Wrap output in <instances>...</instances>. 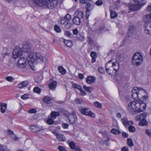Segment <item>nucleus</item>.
<instances>
[{
	"mask_svg": "<svg viewBox=\"0 0 151 151\" xmlns=\"http://www.w3.org/2000/svg\"><path fill=\"white\" fill-rule=\"evenodd\" d=\"M131 94L132 97L134 99H138L141 101H146L147 100V93L145 90L141 88L134 87Z\"/></svg>",
	"mask_w": 151,
	"mask_h": 151,
	"instance_id": "nucleus-1",
	"label": "nucleus"
},
{
	"mask_svg": "<svg viewBox=\"0 0 151 151\" xmlns=\"http://www.w3.org/2000/svg\"><path fill=\"white\" fill-rule=\"evenodd\" d=\"M146 108V104L145 103L132 101L128 104L127 109L129 112L132 114L135 112L143 111L145 110Z\"/></svg>",
	"mask_w": 151,
	"mask_h": 151,
	"instance_id": "nucleus-2",
	"label": "nucleus"
},
{
	"mask_svg": "<svg viewBox=\"0 0 151 151\" xmlns=\"http://www.w3.org/2000/svg\"><path fill=\"white\" fill-rule=\"evenodd\" d=\"M27 60L29 65L31 67L30 64H32L34 62L40 63H46L48 60V58L46 56L44 57L39 53L35 54L33 52H30L29 54Z\"/></svg>",
	"mask_w": 151,
	"mask_h": 151,
	"instance_id": "nucleus-3",
	"label": "nucleus"
},
{
	"mask_svg": "<svg viewBox=\"0 0 151 151\" xmlns=\"http://www.w3.org/2000/svg\"><path fill=\"white\" fill-rule=\"evenodd\" d=\"M112 60H110L106 63L105 65L106 70L107 72L109 75L110 74V68L112 66L116 72L117 71L119 68V64L117 62L111 63Z\"/></svg>",
	"mask_w": 151,
	"mask_h": 151,
	"instance_id": "nucleus-4",
	"label": "nucleus"
},
{
	"mask_svg": "<svg viewBox=\"0 0 151 151\" xmlns=\"http://www.w3.org/2000/svg\"><path fill=\"white\" fill-rule=\"evenodd\" d=\"M143 62V56L141 53L137 52L135 53L132 59V63L134 65H140Z\"/></svg>",
	"mask_w": 151,
	"mask_h": 151,
	"instance_id": "nucleus-5",
	"label": "nucleus"
},
{
	"mask_svg": "<svg viewBox=\"0 0 151 151\" xmlns=\"http://www.w3.org/2000/svg\"><path fill=\"white\" fill-rule=\"evenodd\" d=\"M146 116L147 114L145 112L136 116V119L138 121L140 120L139 124V126H146L148 124V123L146 119Z\"/></svg>",
	"mask_w": 151,
	"mask_h": 151,
	"instance_id": "nucleus-6",
	"label": "nucleus"
},
{
	"mask_svg": "<svg viewBox=\"0 0 151 151\" xmlns=\"http://www.w3.org/2000/svg\"><path fill=\"white\" fill-rule=\"evenodd\" d=\"M17 66L21 69H23L24 71L26 69V66L27 65L26 59L24 57H21L18 60Z\"/></svg>",
	"mask_w": 151,
	"mask_h": 151,
	"instance_id": "nucleus-7",
	"label": "nucleus"
},
{
	"mask_svg": "<svg viewBox=\"0 0 151 151\" xmlns=\"http://www.w3.org/2000/svg\"><path fill=\"white\" fill-rule=\"evenodd\" d=\"M144 26L145 27V33L151 35V19H146L145 21Z\"/></svg>",
	"mask_w": 151,
	"mask_h": 151,
	"instance_id": "nucleus-8",
	"label": "nucleus"
},
{
	"mask_svg": "<svg viewBox=\"0 0 151 151\" xmlns=\"http://www.w3.org/2000/svg\"><path fill=\"white\" fill-rule=\"evenodd\" d=\"M23 53V50L21 48H15L13 52V57L16 59L21 56Z\"/></svg>",
	"mask_w": 151,
	"mask_h": 151,
	"instance_id": "nucleus-9",
	"label": "nucleus"
},
{
	"mask_svg": "<svg viewBox=\"0 0 151 151\" xmlns=\"http://www.w3.org/2000/svg\"><path fill=\"white\" fill-rule=\"evenodd\" d=\"M80 111L81 113L86 115H88L92 117H94L95 114L91 111V110L88 108L80 109Z\"/></svg>",
	"mask_w": 151,
	"mask_h": 151,
	"instance_id": "nucleus-10",
	"label": "nucleus"
},
{
	"mask_svg": "<svg viewBox=\"0 0 151 151\" xmlns=\"http://www.w3.org/2000/svg\"><path fill=\"white\" fill-rule=\"evenodd\" d=\"M58 4V0H48L47 8L52 9L56 7Z\"/></svg>",
	"mask_w": 151,
	"mask_h": 151,
	"instance_id": "nucleus-11",
	"label": "nucleus"
},
{
	"mask_svg": "<svg viewBox=\"0 0 151 151\" xmlns=\"http://www.w3.org/2000/svg\"><path fill=\"white\" fill-rule=\"evenodd\" d=\"M95 4L93 1L90 0H86V3L85 6L86 10H91L94 8Z\"/></svg>",
	"mask_w": 151,
	"mask_h": 151,
	"instance_id": "nucleus-12",
	"label": "nucleus"
},
{
	"mask_svg": "<svg viewBox=\"0 0 151 151\" xmlns=\"http://www.w3.org/2000/svg\"><path fill=\"white\" fill-rule=\"evenodd\" d=\"M34 3L40 6H45L47 7V0H33Z\"/></svg>",
	"mask_w": 151,
	"mask_h": 151,
	"instance_id": "nucleus-13",
	"label": "nucleus"
},
{
	"mask_svg": "<svg viewBox=\"0 0 151 151\" xmlns=\"http://www.w3.org/2000/svg\"><path fill=\"white\" fill-rule=\"evenodd\" d=\"M84 15L83 12L76 10L74 14V17L73 19L77 18L78 19H82Z\"/></svg>",
	"mask_w": 151,
	"mask_h": 151,
	"instance_id": "nucleus-14",
	"label": "nucleus"
},
{
	"mask_svg": "<svg viewBox=\"0 0 151 151\" xmlns=\"http://www.w3.org/2000/svg\"><path fill=\"white\" fill-rule=\"evenodd\" d=\"M67 117L70 123L71 124H73L77 120V118L75 116L70 114H68Z\"/></svg>",
	"mask_w": 151,
	"mask_h": 151,
	"instance_id": "nucleus-15",
	"label": "nucleus"
},
{
	"mask_svg": "<svg viewBox=\"0 0 151 151\" xmlns=\"http://www.w3.org/2000/svg\"><path fill=\"white\" fill-rule=\"evenodd\" d=\"M31 131L33 132H36L42 130L44 129L43 126L39 127L36 125L32 126L30 128Z\"/></svg>",
	"mask_w": 151,
	"mask_h": 151,
	"instance_id": "nucleus-16",
	"label": "nucleus"
},
{
	"mask_svg": "<svg viewBox=\"0 0 151 151\" xmlns=\"http://www.w3.org/2000/svg\"><path fill=\"white\" fill-rule=\"evenodd\" d=\"M141 6V4L138 5L134 4L129 5V7L130 10L133 11H136L139 8L140 6Z\"/></svg>",
	"mask_w": 151,
	"mask_h": 151,
	"instance_id": "nucleus-17",
	"label": "nucleus"
},
{
	"mask_svg": "<svg viewBox=\"0 0 151 151\" xmlns=\"http://www.w3.org/2000/svg\"><path fill=\"white\" fill-rule=\"evenodd\" d=\"M96 78L93 76H88L86 78V82L89 84H91L94 82Z\"/></svg>",
	"mask_w": 151,
	"mask_h": 151,
	"instance_id": "nucleus-18",
	"label": "nucleus"
},
{
	"mask_svg": "<svg viewBox=\"0 0 151 151\" xmlns=\"http://www.w3.org/2000/svg\"><path fill=\"white\" fill-rule=\"evenodd\" d=\"M31 47V45L29 44H25L23 46V51H24L25 52H30Z\"/></svg>",
	"mask_w": 151,
	"mask_h": 151,
	"instance_id": "nucleus-19",
	"label": "nucleus"
},
{
	"mask_svg": "<svg viewBox=\"0 0 151 151\" xmlns=\"http://www.w3.org/2000/svg\"><path fill=\"white\" fill-rule=\"evenodd\" d=\"M63 42L64 43L65 45L69 47H71L73 45V43L70 40H65L63 39Z\"/></svg>",
	"mask_w": 151,
	"mask_h": 151,
	"instance_id": "nucleus-20",
	"label": "nucleus"
},
{
	"mask_svg": "<svg viewBox=\"0 0 151 151\" xmlns=\"http://www.w3.org/2000/svg\"><path fill=\"white\" fill-rule=\"evenodd\" d=\"M57 83L55 81H52L49 84V87L52 90H54L57 86Z\"/></svg>",
	"mask_w": 151,
	"mask_h": 151,
	"instance_id": "nucleus-21",
	"label": "nucleus"
},
{
	"mask_svg": "<svg viewBox=\"0 0 151 151\" xmlns=\"http://www.w3.org/2000/svg\"><path fill=\"white\" fill-rule=\"evenodd\" d=\"M60 115V113L58 111H53L50 114L51 118L53 119H55L57 116H59Z\"/></svg>",
	"mask_w": 151,
	"mask_h": 151,
	"instance_id": "nucleus-22",
	"label": "nucleus"
},
{
	"mask_svg": "<svg viewBox=\"0 0 151 151\" xmlns=\"http://www.w3.org/2000/svg\"><path fill=\"white\" fill-rule=\"evenodd\" d=\"M10 53V52L9 50L5 47L4 48V50L2 52V57L3 58H5L6 56H8Z\"/></svg>",
	"mask_w": 151,
	"mask_h": 151,
	"instance_id": "nucleus-23",
	"label": "nucleus"
},
{
	"mask_svg": "<svg viewBox=\"0 0 151 151\" xmlns=\"http://www.w3.org/2000/svg\"><path fill=\"white\" fill-rule=\"evenodd\" d=\"M43 100L45 103L48 104L51 103V101L52 100V99L51 97L45 96L43 98Z\"/></svg>",
	"mask_w": 151,
	"mask_h": 151,
	"instance_id": "nucleus-24",
	"label": "nucleus"
},
{
	"mask_svg": "<svg viewBox=\"0 0 151 151\" xmlns=\"http://www.w3.org/2000/svg\"><path fill=\"white\" fill-rule=\"evenodd\" d=\"M136 27L134 26H132L128 29V32L129 34H133L135 32L136 30Z\"/></svg>",
	"mask_w": 151,
	"mask_h": 151,
	"instance_id": "nucleus-25",
	"label": "nucleus"
},
{
	"mask_svg": "<svg viewBox=\"0 0 151 151\" xmlns=\"http://www.w3.org/2000/svg\"><path fill=\"white\" fill-rule=\"evenodd\" d=\"M57 138L59 141H64L65 139V137L64 135L61 134H58Z\"/></svg>",
	"mask_w": 151,
	"mask_h": 151,
	"instance_id": "nucleus-26",
	"label": "nucleus"
},
{
	"mask_svg": "<svg viewBox=\"0 0 151 151\" xmlns=\"http://www.w3.org/2000/svg\"><path fill=\"white\" fill-rule=\"evenodd\" d=\"M70 19H67L66 22L65 24V27L67 29H69L71 26V24L70 22Z\"/></svg>",
	"mask_w": 151,
	"mask_h": 151,
	"instance_id": "nucleus-27",
	"label": "nucleus"
},
{
	"mask_svg": "<svg viewBox=\"0 0 151 151\" xmlns=\"http://www.w3.org/2000/svg\"><path fill=\"white\" fill-rule=\"evenodd\" d=\"M59 71L62 74H64L66 72L65 70L62 66H59L58 68Z\"/></svg>",
	"mask_w": 151,
	"mask_h": 151,
	"instance_id": "nucleus-28",
	"label": "nucleus"
},
{
	"mask_svg": "<svg viewBox=\"0 0 151 151\" xmlns=\"http://www.w3.org/2000/svg\"><path fill=\"white\" fill-rule=\"evenodd\" d=\"M83 88L85 91L89 92H91L93 90V89L92 87H87L86 85H84L83 86Z\"/></svg>",
	"mask_w": 151,
	"mask_h": 151,
	"instance_id": "nucleus-29",
	"label": "nucleus"
},
{
	"mask_svg": "<svg viewBox=\"0 0 151 151\" xmlns=\"http://www.w3.org/2000/svg\"><path fill=\"white\" fill-rule=\"evenodd\" d=\"M111 133L115 134H118L121 133L119 130L114 128H113L111 130Z\"/></svg>",
	"mask_w": 151,
	"mask_h": 151,
	"instance_id": "nucleus-30",
	"label": "nucleus"
},
{
	"mask_svg": "<svg viewBox=\"0 0 151 151\" xmlns=\"http://www.w3.org/2000/svg\"><path fill=\"white\" fill-rule=\"evenodd\" d=\"M7 107V104H4L0 108V111L2 113H4L6 111V109Z\"/></svg>",
	"mask_w": 151,
	"mask_h": 151,
	"instance_id": "nucleus-31",
	"label": "nucleus"
},
{
	"mask_svg": "<svg viewBox=\"0 0 151 151\" xmlns=\"http://www.w3.org/2000/svg\"><path fill=\"white\" fill-rule=\"evenodd\" d=\"M72 87L74 88L77 89L79 90H81L82 88L80 86L77 84L75 83H73L72 84Z\"/></svg>",
	"mask_w": 151,
	"mask_h": 151,
	"instance_id": "nucleus-32",
	"label": "nucleus"
},
{
	"mask_svg": "<svg viewBox=\"0 0 151 151\" xmlns=\"http://www.w3.org/2000/svg\"><path fill=\"white\" fill-rule=\"evenodd\" d=\"M117 16V14L114 11H111L110 13V17L111 19H114Z\"/></svg>",
	"mask_w": 151,
	"mask_h": 151,
	"instance_id": "nucleus-33",
	"label": "nucleus"
},
{
	"mask_svg": "<svg viewBox=\"0 0 151 151\" xmlns=\"http://www.w3.org/2000/svg\"><path fill=\"white\" fill-rule=\"evenodd\" d=\"M127 143L128 146L129 147H132L133 146V142L132 139L128 138L127 139Z\"/></svg>",
	"mask_w": 151,
	"mask_h": 151,
	"instance_id": "nucleus-34",
	"label": "nucleus"
},
{
	"mask_svg": "<svg viewBox=\"0 0 151 151\" xmlns=\"http://www.w3.org/2000/svg\"><path fill=\"white\" fill-rule=\"evenodd\" d=\"M129 131L132 132H134L136 131L135 128L132 125H130L128 127Z\"/></svg>",
	"mask_w": 151,
	"mask_h": 151,
	"instance_id": "nucleus-35",
	"label": "nucleus"
},
{
	"mask_svg": "<svg viewBox=\"0 0 151 151\" xmlns=\"http://www.w3.org/2000/svg\"><path fill=\"white\" fill-rule=\"evenodd\" d=\"M0 150L2 151H10L5 146L0 145Z\"/></svg>",
	"mask_w": 151,
	"mask_h": 151,
	"instance_id": "nucleus-36",
	"label": "nucleus"
},
{
	"mask_svg": "<svg viewBox=\"0 0 151 151\" xmlns=\"http://www.w3.org/2000/svg\"><path fill=\"white\" fill-rule=\"evenodd\" d=\"M76 38L77 40L80 41H83L84 39V37L82 35L79 34L76 36Z\"/></svg>",
	"mask_w": 151,
	"mask_h": 151,
	"instance_id": "nucleus-37",
	"label": "nucleus"
},
{
	"mask_svg": "<svg viewBox=\"0 0 151 151\" xmlns=\"http://www.w3.org/2000/svg\"><path fill=\"white\" fill-rule=\"evenodd\" d=\"M73 24L78 25L80 24L81 23L80 19H72Z\"/></svg>",
	"mask_w": 151,
	"mask_h": 151,
	"instance_id": "nucleus-38",
	"label": "nucleus"
},
{
	"mask_svg": "<svg viewBox=\"0 0 151 151\" xmlns=\"http://www.w3.org/2000/svg\"><path fill=\"white\" fill-rule=\"evenodd\" d=\"M122 122V124H123L124 126H126V124L127 123V122L128 121L126 117H124V118H122L121 119Z\"/></svg>",
	"mask_w": 151,
	"mask_h": 151,
	"instance_id": "nucleus-39",
	"label": "nucleus"
},
{
	"mask_svg": "<svg viewBox=\"0 0 151 151\" xmlns=\"http://www.w3.org/2000/svg\"><path fill=\"white\" fill-rule=\"evenodd\" d=\"M55 30L57 32L59 33L61 31L60 27L57 25H55L54 26Z\"/></svg>",
	"mask_w": 151,
	"mask_h": 151,
	"instance_id": "nucleus-40",
	"label": "nucleus"
},
{
	"mask_svg": "<svg viewBox=\"0 0 151 151\" xmlns=\"http://www.w3.org/2000/svg\"><path fill=\"white\" fill-rule=\"evenodd\" d=\"M94 105L97 108L100 109L102 108V106L101 104L98 102H96L94 103Z\"/></svg>",
	"mask_w": 151,
	"mask_h": 151,
	"instance_id": "nucleus-41",
	"label": "nucleus"
},
{
	"mask_svg": "<svg viewBox=\"0 0 151 151\" xmlns=\"http://www.w3.org/2000/svg\"><path fill=\"white\" fill-rule=\"evenodd\" d=\"M58 149L59 151H67L66 148L62 146H59L58 147Z\"/></svg>",
	"mask_w": 151,
	"mask_h": 151,
	"instance_id": "nucleus-42",
	"label": "nucleus"
},
{
	"mask_svg": "<svg viewBox=\"0 0 151 151\" xmlns=\"http://www.w3.org/2000/svg\"><path fill=\"white\" fill-rule=\"evenodd\" d=\"M33 91L35 93H36L38 94H39L40 92V88L37 87L34 88L33 89Z\"/></svg>",
	"mask_w": 151,
	"mask_h": 151,
	"instance_id": "nucleus-43",
	"label": "nucleus"
},
{
	"mask_svg": "<svg viewBox=\"0 0 151 151\" xmlns=\"http://www.w3.org/2000/svg\"><path fill=\"white\" fill-rule=\"evenodd\" d=\"M69 145L70 147L72 149H74L76 147L75 144L74 142H70L69 144Z\"/></svg>",
	"mask_w": 151,
	"mask_h": 151,
	"instance_id": "nucleus-44",
	"label": "nucleus"
},
{
	"mask_svg": "<svg viewBox=\"0 0 151 151\" xmlns=\"http://www.w3.org/2000/svg\"><path fill=\"white\" fill-rule=\"evenodd\" d=\"M51 118L48 119L47 120V123L48 124L51 125L53 124L54 123V121Z\"/></svg>",
	"mask_w": 151,
	"mask_h": 151,
	"instance_id": "nucleus-45",
	"label": "nucleus"
},
{
	"mask_svg": "<svg viewBox=\"0 0 151 151\" xmlns=\"http://www.w3.org/2000/svg\"><path fill=\"white\" fill-rule=\"evenodd\" d=\"M133 122L132 121H129L127 122V123L126 124V126H125L126 128L128 127L129 126L132 125L133 124Z\"/></svg>",
	"mask_w": 151,
	"mask_h": 151,
	"instance_id": "nucleus-46",
	"label": "nucleus"
},
{
	"mask_svg": "<svg viewBox=\"0 0 151 151\" xmlns=\"http://www.w3.org/2000/svg\"><path fill=\"white\" fill-rule=\"evenodd\" d=\"M145 133L150 137L151 138V130L147 129L145 131Z\"/></svg>",
	"mask_w": 151,
	"mask_h": 151,
	"instance_id": "nucleus-47",
	"label": "nucleus"
},
{
	"mask_svg": "<svg viewBox=\"0 0 151 151\" xmlns=\"http://www.w3.org/2000/svg\"><path fill=\"white\" fill-rule=\"evenodd\" d=\"M5 79L7 81L11 82H13L14 80V78L11 76L7 77Z\"/></svg>",
	"mask_w": 151,
	"mask_h": 151,
	"instance_id": "nucleus-48",
	"label": "nucleus"
},
{
	"mask_svg": "<svg viewBox=\"0 0 151 151\" xmlns=\"http://www.w3.org/2000/svg\"><path fill=\"white\" fill-rule=\"evenodd\" d=\"M151 14L150 13L149 14L144 15L143 16V19H151Z\"/></svg>",
	"mask_w": 151,
	"mask_h": 151,
	"instance_id": "nucleus-49",
	"label": "nucleus"
},
{
	"mask_svg": "<svg viewBox=\"0 0 151 151\" xmlns=\"http://www.w3.org/2000/svg\"><path fill=\"white\" fill-rule=\"evenodd\" d=\"M21 98L23 100H26L28 98V95L27 94H24L21 96Z\"/></svg>",
	"mask_w": 151,
	"mask_h": 151,
	"instance_id": "nucleus-50",
	"label": "nucleus"
},
{
	"mask_svg": "<svg viewBox=\"0 0 151 151\" xmlns=\"http://www.w3.org/2000/svg\"><path fill=\"white\" fill-rule=\"evenodd\" d=\"M37 111L35 109H32L29 110L28 111V113L33 114L36 113Z\"/></svg>",
	"mask_w": 151,
	"mask_h": 151,
	"instance_id": "nucleus-51",
	"label": "nucleus"
},
{
	"mask_svg": "<svg viewBox=\"0 0 151 151\" xmlns=\"http://www.w3.org/2000/svg\"><path fill=\"white\" fill-rule=\"evenodd\" d=\"M98 71L99 73L101 74H103L104 72V68L101 67L99 68Z\"/></svg>",
	"mask_w": 151,
	"mask_h": 151,
	"instance_id": "nucleus-52",
	"label": "nucleus"
},
{
	"mask_svg": "<svg viewBox=\"0 0 151 151\" xmlns=\"http://www.w3.org/2000/svg\"><path fill=\"white\" fill-rule=\"evenodd\" d=\"M95 4L98 6H100L103 4V2L102 1L99 0L96 2Z\"/></svg>",
	"mask_w": 151,
	"mask_h": 151,
	"instance_id": "nucleus-53",
	"label": "nucleus"
},
{
	"mask_svg": "<svg viewBox=\"0 0 151 151\" xmlns=\"http://www.w3.org/2000/svg\"><path fill=\"white\" fill-rule=\"evenodd\" d=\"M90 55L92 58H96L97 56V54L94 51L91 52Z\"/></svg>",
	"mask_w": 151,
	"mask_h": 151,
	"instance_id": "nucleus-54",
	"label": "nucleus"
},
{
	"mask_svg": "<svg viewBox=\"0 0 151 151\" xmlns=\"http://www.w3.org/2000/svg\"><path fill=\"white\" fill-rule=\"evenodd\" d=\"M75 101L77 104H81L82 101V99L81 98H77L75 99Z\"/></svg>",
	"mask_w": 151,
	"mask_h": 151,
	"instance_id": "nucleus-55",
	"label": "nucleus"
},
{
	"mask_svg": "<svg viewBox=\"0 0 151 151\" xmlns=\"http://www.w3.org/2000/svg\"><path fill=\"white\" fill-rule=\"evenodd\" d=\"M90 10H86V19H88V17L90 15V12L89 11Z\"/></svg>",
	"mask_w": 151,
	"mask_h": 151,
	"instance_id": "nucleus-56",
	"label": "nucleus"
},
{
	"mask_svg": "<svg viewBox=\"0 0 151 151\" xmlns=\"http://www.w3.org/2000/svg\"><path fill=\"white\" fill-rule=\"evenodd\" d=\"M22 85L24 87H26L28 84V82L27 81H25L22 82Z\"/></svg>",
	"mask_w": 151,
	"mask_h": 151,
	"instance_id": "nucleus-57",
	"label": "nucleus"
},
{
	"mask_svg": "<svg viewBox=\"0 0 151 151\" xmlns=\"http://www.w3.org/2000/svg\"><path fill=\"white\" fill-rule=\"evenodd\" d=\"M65 34L68 37H71L72 35L68 31H65Z\"/></svg>",
	"mask_w": 151,
	"mask_h": 151,
	"instance_id": "nucleus-58",
	"label": "nucleus"
},
{
	"mask_svg": "<svg viewBox=\"0 0 151 151\" xmlns=\"http://www.w3.org/2000/svg\"><path fill=\"white\" fill-rule=\"evenodd\" d=\"M88 41L89 43L90 44H92L93 42V40L90 37H88Z\"/></svg>",
	"mask_w": 151,
	"mask_h": 151,
	"instance_id": "nucleus-59",
	"label": "nucleus"
},
{
	"mask_svg": "<svg viewBox=\"0 0 151 151\" xmlns=\"http://www.w3.org/2000/svg\"><path fill=\"white\" fill-rule=\"evenodd\" d=\"M121 151H129V148L128 147L125 146L121 149Z\"/></svg>",
	"mask_w": 151,
	"mask_h": 151,
	"instance_id": "nucleus-60",
	"label": "nucleus"
},
{
	"mask_svg": "<svg viewBox=\"0 0 151 151\" xmlns=\"http://www.w3.org/2000/svg\"><path fill=\"white\" fill-rule=\"evenodd\" d=\"M62 127L64 129H67L68 127V125L66 123H63L62 125Z\"/></svg>",
	"mask_w": 151,
	"mask_h": 151,
	"instance_id": "nucleus-61",
	"label": "nucleus"
},
{
	"mask_svg": "<svg viewBox=\"0 0 151 151\" xmlns=\"http://www.w3.org/2000/svg\"><path fill=\"white\" fill-rule=\"evenodd\" d=\"M71 17L69 14H67L64 17V19H71Z\"/></svg>",
	"mask_w": 151,
	"mask_h": 151,
	"instance_id": "nucleus-62",
	"label": "nucleus"
},
{
	"mask_svg": "<svg viewBox=\"0 0 151 151\" xmlns=\"http://www.w3.org/2000/svg\"><path fill=\"white\" fill-rule=\"evenodd\" d=\"M104 28L105 27L103 25L101 26L99 28V32H99V33H101V31L102 30H103Z\"/></svg>",
	"mask_w": 151,
	"mask_h": 151,
	"instance_id": "nucleus-63",
	"label": "nucleus"
},
{
	"mask_svg": "<svg viewBox=\"0 0 151 151\" xmlns=\"http://www.w3.org/2000/svg\"><path fill=\"white\" fill-rule=\"evenodd\" d=\"M122 136L125 138H127L128 137V134L124 132H122Z\"/></svg>",
	"mask_w": 151,
	"mask_h": 151,
	"instance_id": "nucleus-64",
	"label": "nucleus"
}]
</instances>
